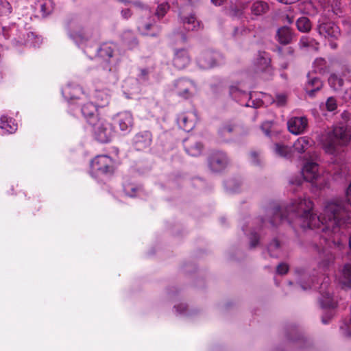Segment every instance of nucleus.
<instances>
[{
    "mask_svg": "<svg viewBox=\"0 0 351 351\" xmlns=\"http://www.w3.org/2000/svg\"><path fill=\"white\" fill-rule=\"evenodd\" d=\"M233 130L234 127L230 123H226L221 126L219 130V136L221 138V141H228Z\"/></svg>",
    "mask_w": 351,
    "mask_h": 351,
    "instance_id": "nucleus-39",
    "label": "nucleus"
},
{
    "mask_svg": "<svg viewBox=\"0 0 351 351\" xmlns=\"http://www.w3.org/2000/svg\"><path fill=\"white\" fill-rule=\"evenodd\" d=\"M169 9V5L168 3H163L160 4L155 12V16H154L149 21H142L138 26L139 30L141 31L143 34H149L147 31L153 28L156 23L155 18L156 17L158 20L162 19L166 14Z\"/></svg>",
    "mask_w": 351,
    "mask_h": 351,
    "instance_id": "nucleus-14",
    "label": "nucleus"
},
{
    "mask_svg": "<svg viewBox=\"0 0 351 351\" xmlns=\"http://www.w3.org/2000/svg\"><path fill=\"white\" fill-rule=\"evenodd\" d=\"M113 160L106 155L96 156L90 163V173L93 176L111 173L113 171Z\"/></svg>",
    "mask_w": 351,
    "mask_h": 351,
    "instance_id": "nucleus-7",
    "label": "nucleus"
},
{
    "mask_svg": "<svg viewBox=\"0 0 351 351\" xmlns=\"http://www.w3.org/2000/svg\"><path fill=\"white\" fill-rule=\"evenodd\" d=\"M228 164L229 159L223 152H214L208 158V166L213 171H220L224 169Z\"/></svg>",
    "mask_w": 351,
    "mask_h": 351,
    "instance_id": "nucleus-13",
    "label": "nucleus"
},
{
    "mask_svg": "<svg viewBox=\"0 0 351 351\" xmlns=\"http://www.w3.org/2000/svg\"><path fill=\"white\" fill-rule=\"evenodd\" d=\"M330 47H331L332 49H336V48H337V43H336L331 42V43H330Z\"/></svg>",
    "mask_w": 351,
    "mask_h": 351,
    "instance_id": "nucleus-61",
    "label": "nucleus"
},
{
    "mask_svg": "<svg viewBox=\"0 0 351 351\" xmlns=\"http://www.w3.org/2000/svg\"><path fill=\"white\" fill-rule=\"evenodd\" d=\"M90 125L93 126L95 138L98 141L106 143L111 140L113 130L110 123L99 119L96 122L90 121Z\"/></svg>",
    "mask_w": 351,
    "mask_h": 351,
    "instance_id": "nucleus-8",
    "label": "nucleus"
},
{
    "mask_svg": "<svg viewBox=\"0 0 351 351\" xmlns=\"http://www.w3.org/2000/svg\"><path fill=\"white\" fill-rule=\"evenodd\" d=\"M313 145V141L307 136L300 137L295 141L293 145L294 151L302 154L308 152Z\"/></svg>",
    "mask_w": 351,
    "mask_h": 351,
    "instance_id": "nucleus-25",
    "label": "nucleus"
},
{
    "mask_svg": "<svg viewBox=\"0 0 351 351\" xmlns=\"http://www.w3.org/2000/svg\"><path fill=\"white\" fill-rule=\"evenodd\" d=\"M108 71H109L110 74L109 81H114L115 80V75H114V74L110 72L111 71L110 69H109Z\"/></svg>",
    "mask_w": 351,
    "mask_h": 351,
    "instance_id": "nucleus-58",
    "label": "nucleus"
},
{
    "mask_svg": "<svg viewBox=\"0 0 351 351\" xmlns=\"http://www.w3.org/2000/svg\"><path fill=\"white\" fill-rule=\"evenodd\" d=\"M313 210V202L306 197L293 199L284 207L271 205L265 209V215L257 219L259 229L274 228L283 221L291 223L292 220L296 219L304 229H320V237L324 243L341 249V237L350 223L348 204L340 198H333L326 202L320 216Z\"/></svg>",
    "mask_w": 351,
    "mask_h": 351,
    "instance_id": "nucleus-1",
    "label": "nucleus"
},
{
    "mask_svg": "<svg viewBox=\"0 0 351 351\" xmlns=\"http://www.w3.org/2000/svg\"><path fill=\"white\" fill-rule=\"evenodd\" d=\"M330 287V278L324 277L319 287L320 298L319 302L324 312L322 316V322L324 324L329 323L335 315V308L337 307V300L331 294Z\"/></svg>",
    "mask_w": 351,
    "mask_h": 351,
    "instance_id": "nucleus-3",
    "label": "nucleus"
},
{
    "mask_svg": "<svg viewBox=\"0 0 351 351\" xmlns=\"http://www.w3.org/2000/svg\"><path fill=\"white\" fill-rule=\"evenodd\" d=\"M335 174H339L340 177H343L346 176V171H344L343 172H341L339 173L337 171Z\"/></svg>",
    "mask_w": 351,
    "mask_h": 351,
    "instance_id": "nucleus-63",
    "label": "nucleus"
},
{
    "mask_svg": "<svg viewBox=\"0 0 351 351\" xmlns=\"http://www.w3.org/2000/svg\"><path fill=\"white\" fill-rule=\"evenodd\" d=\"M286 20L287 23H293V18L290 17L289 16H286Z\"/></svg>",
    "mask_w": 351,
    "mask_h": 351,
    "instance_id": "nucleus-62",
    "label": "nucleus"
},
{
    "mask_svg": "<svg viewBox=\"0 0 351 351\" xmlns=\"http://www.w3.org/2000/svg\"><path fill=\"white\" fill-rule=\"evenodd\" d=\"M293 33L291 29L287 26L280 27L276 32V38L282 45H287L291 43Z\"/></svg>",
    "mask_w": 351,
    "mask_h": 351,
    "instance_id": "nucleus-26",
    "label": "nucleus"
},
{
    "mask_svg": "<svg viewBox=\"0 0 351 351\" xmlns=\"http://www.w3.org/2000/svg\"><path fill=\"white\" fill-rule=\"evenodd\" d=\"M121 15L124 19H128L131 16V12L129 9L123 10Z\"/></svg>",
    "mask_w": 351,
    "mask_h": 351,
    "instance_id": "nucleus-55",
    "label": "nucleus"
},
{
    "mask_svg": "<svg viewBox=\"0 0 351 351\" xmlns=\"http://www.w3.org/2000/svg\"><path fill=\"white\" fill-rule=\"evenodd\" d=\"M97 56L105 60H109L113 56L114 46L112 43H104L96 49Z\"/></svg>",
    "mask_w": 351,
    "mask_h": 351,
    "instance_id": "nucleus-28",
    "label": "nucleus"
},
{
    "mask_svg": "<svg viewBox=\"0 0 351 351\" xmlns=\"http://www.w3.org/2000/svg\"><path fill=\"white\" fill-rule=\"evenodd\" d=\"M349 246H350V248L351 249V236L349 238Z\"/></svg>",
    "mask_w": 351,
    "mask_h": 351,
    "instance_id": "nucleus-64",
    "label": "nucleus"
},
{
    "mask_svg": "<svg viewBox=\"0 0 351 351\" xmlns=\"http://www.w3.org/2000/svg\"><path fill=\"white\" fill-rule=\"evenodd\" d=\"M4 36L11 39L13 43L19 45H26L29 47H38L41 43V38L34 33L27 32L25 29L19 30L14 25L9 28L3 27Z\"/></svg>",
    "mask_w": 351,
    "mask_h": 351,
    "instance_id": "nucleus-4",
    "label": "nucleus"
},
{
    "mask_svg": "<svg viewBox=\"0 0 351 351\" xmlns=\"http://www.w3.org/2000/svg\"><path fill=\"white\" fill-rule=\"evenodd\" d=\"M173 65L178 69H184L190 62V58L185 49H180L176 51L173 60Z\"/></svg>",
    "mask_w": 351,
    "mask_h": 351,
    "instance_id": "nucleus-23",
    "label": "nucleus"
},
{
    "mask_svg": "<svg viewBox=\"0 0 351 351\" xmlns=\"http://www.w3.org/2000/svg\"><path fill=\"white\" fill-rule=\"evenodd\" d=\"M314 71L316 73L323 74L326 70V62L324 58H317L313 62Z\"/></svg>",
    "mask_w": 351,
    "mask_h": 351,
    "instance_id": "nucleus-40",
    "label": "nucleus"
},
{
    "mask_svg": "<svg viewBox=\"0 0 351 351\" xmlns=\"http://www.w3.org/2000/svg\"><path fill=\"white\" fill-rule=\"evenodd\" d=\"M318 165L317 162L312 160H307L302 169V176H297L292 178L289 180L291 185L300 186L303 180L309 182H314V181L319 178V173L318 171Z\"/></svg>",
    "mask_w": 351,
    "mask_h": 351,
    "instance_id": "nucleus-6",
    "label": "nucleus"
},
{
    "mask_svg": "<svg viewBox=\"0 0 351 351\" xmlns=\"http://www.w3.org/2000/svg\"><path fill=\"white\" fill-rule=\"evenodd\" d=\"M82 92V90L80 87L75 86L72 87L70 85L65 86L62 90V95L69 101L74 100L77 97L79 93Z\"/></svg>",
    "mask_w": 351,
    "mask_h": 351,
    "instance_id": "nucleus-33",
    "label": "nucleus"
},
{
    "mask_svg": "<svg viewBox=\"0 0 351 351\" xmlns=\"http://www.w3.org/2000/svg\"><path fill=\"white\" fill-rule=\"evenodd\" d=\"M211 1L214 5L219 6L223 4L224 0H211Z\"/></svg>",
    "mask_w": 351,
    "mask_h": 351,
    "instance_id": "nucleus-56",
    "label": "nucleus"
},
{
    "mask_svg": "<svg viewBox=\"0 0 351 351\" xmlns=\"http://www.w3.org/2000/svg\"><path fill=\"white\" fill-rule=\"evenodd\" d=\"M259 239L260 235L256 230H252L249 234L250 246L251 248L255 247L258 244Z\"/></svg>",
    "mask_w": 351,
    "mask_h": 351,
    "instance_id": "nucleus-45",
    "label": "nucleus"
},
{
    "mask_svg": "<svg viewBox=\"0 0 351 351\" xmlns=\"http://www.w3.org/2000/svg\"><path fill=\"white\" fill-rule=\"evenodd\" d=\"M278 1L284 4H291L295 2L296 0H277Z\"/></svg>",
    "mask_w": 351,
    "mask_h": 351,
    "instance_id": "nucleus-57",
    "label": "nucleus"
},
{
    "mask_svg": "<svg viewBox=\"0 0 351 351\" xmlns=\"http://www.w3.org/2000/svg\"><path fill=\"white\" fill-rule=\"evenodd\" d=\"M0 128L8 133H13L17 130V124L12 118L2 116L1 117Z\"/></svg>",
    "mask_w": 351,
    "mask_h": 351,
    "instance_id": "nucleus-30",
    "label": "nucleus"
},
{
    "mask_svg": "<svg viewBox=\"0 0 351 351\" xmlns=\"http://www.w3.org/2000/svg\"><path fill=\"white\" fill-rule=\"evenodd\" d=\"M296 273L299 275V276H304V271L302 269H297L296 270Z\"/></svg>",
    "mask_w": 351,
    "mask_h": 351,
    "instance_id": "nucleus-59",
    "label": "nucleus"
},
{
    "mask_svg": "<svg viewBox=\"0 0 351 351\" xmlns=\"http://www.w3.org/2000/svg\"><path fill=\"white\" fill-rule=\"evenodd\" d=\"M307 78L308 80L305 86V90L309 97H313L315 93L322 88L323 83L320 79L314 75L313 73H308Z\"/></svg>",
    "mask_w": 351,
    "mask_h": 351,
    "instance_id": "nucleus-20",
    "label": "nucleus"
},
{
    "mask_svg": "<svg viewBox=\"0 0 351 351\" xmlns=\"http://www.w3.org/2000/svg\"><path fill=\"white\" fill-rule=\"evenodd\" d=\"M169 89L178 97L188 99L193 97L197 91L195 82L189 78L181 77L169 85Z\"/></svg>",
    "mask_w": 351,
    "mask_h": 351,
    "instance_id": "nucleus-5",
    "label": "nucleus"
},
{
    "mask_svg": "<svg viewBox=\"0 0 351 351\" xmlns=\"http://www.w3.org/2000/svg\"><path fill=\"white\" fill-rule=\"evenodd\" d=\"M346 199L348 203L351 206V184H350L346 191Z\"/></svg>",
    "mask_w": 351,
    "mask_h": 351,
    "instance_id": "nucleus-54",
    "label": "nucleus"
},
{
    "mask_svg": "<svg viewBox=\"0 0 351 351\" xmlns=\"http://www.w3.org/2000/svg\"><path fill=\"white\" fill-rule=\"evenodd\" d=\"M274 122L271 121H267L262 123L261 130L267 136H271V129L273 128Z\"/></svg>",
    "mask_w": 351,
    "mask_h": 351,
    "instance_id": "nucleus-46",
    "label": "nucleus"
},
{
    "mask_svg": "<svg viewBox=\"0 0 351 351\" xmlns=\"http://www.w3.org/2000/svg\"><path fill=\"white\" fill-rule=\"evenodd\" d=\"M317 31L320 36L326 38L337 39L340 36L339 27L332 21L320 23L317 26Z\"/></svg>",
    "mask_w": 351,
    "mask_h": 351,
    "instance_id": "nucleus-15",
    "label": "nucleus"
},
{
    "mask_svg": "<svg viewBox=\"0 0 351 351\" xmlns=\"http://www.w3.org/2000/svg\"><path fill=\"white\" fill-rule=\"evenodd\" d=\"M274 150L275 153L281 157L289 158L291 157V148L280 143L274 145Z\"/></svg>",
    "mask_w": 351,
    "mask_h": 351,
    "instance_id": "nucleus-36",
    "label": "nucleus"
},
{
    "mask_svg": "<svg viewBox=\"0 0 351 351\" xmlns=\"http://www.w3.org/2000/svg\"><path fill=\"white\" fill-rule=\"evenodd\" d=\"M250 158L252 162L255 165H258L261 162V153L256 151L250 152Z\"/></svg>",
    "mask_w": 351,
    "mask_h": 351,
    "instance_id": "nucleus-49",
    "label": "nucleus"
},
{
    "mask_svg": "<svg viewBox=\"0 0 351 351\" xmlns=\"http://www.w3.org/2000/svg\"><path fill=\"white\" fill-rule=\"evenodd\" d=\"M135 191H136V189L134 187H132V186L124 189V192H125V195L129 197H134L135 195H134Z\"/></svg>",
    "mask_w": 351,
    "mask_h": 351,
    "instance_id": "nucleus-53",
    "label": "nucleus"
},
{
    "mask_svg": "<svg viewBox=\"0 0 351 351\" xmlns=\"http://www.w3.org/2000/svg\"><path fill=\"white\" fill-rule=\"evenodd\" d=\"M301 287L303 290H307L308 289L311 288V285H304L303 284H301Z\"/></svg>",
    "mask_w": 351,
    "mask_h": 351,
    "instance_id": "nucleus-60",
    "label": "nucleus"
},
{
    "mask_svg": "<svg viewBox=\"0 0 351 351\" xmlns=\"http://www.w3.org/2000/svg\"><path fill=\"white\" fill-rule=\"evenodd\" d=\"M54 8L53 2L51 0H44L40 4V11L43 16L51 14Z\"/></svg>",
    "mask_w": 351,
    "mask_h": 351,
    "instance_id": "nucleus-41",
    "label": "nucleus"
},
{
    "mask_svg": "<svg viewBox=\"0 0 351 351\" xmlns=\"http://www.w3.org/2000/svg\"><path fill=\"white\" fill-rule=\"evenodd\" d=\"M301 48H306L310 50L317 51L319 48V43L314 38L308 36H302L299 43Z\"/></svg>",
    "mask_w": 351,
    "mask_h": 351,
    "instance_id": "nucleus-34",
    "label": "nucleus"
},
{
    "mask_svg": "<svg viewBox=\"0 0 351 351\" xmlns=\"http://www.w3.org/2000/svg\"><path fill=\"white\" fill-rule=\"evenodd\" d=\"M328 84L334 90L338 91L341 88L343 80L337 75L332 73L328 78Z\"/></svg>",
    "mask_w": 351,
    "mask_h": 351,
    "instance_id": "nucleus-37",
    "label": "nucleus"
},
{
    "mask_svg": "<svg viewBox=\"0 0 351 351\" xmlns=\"http://www.w3.org/2000/svg\"><path fill=\"white\" fill-rule=\"evenodd\" d=\"M339 281L343 287H351V264L344 265Z\"/></svg>",
    "mask_w": 351,
    "mask_h": 351,
    "instance_id": "nucleus-31",
    "label": "nucleus"
},
{
    "mask_svg": "<svg viewBox=\"0 0 351 351\" xmlns=\"http://www.w3.org/2000/svg\"><path fill=\"white\" fill-rule=\"evenodd\" d=\"M289 266L287 264L282 263L277 266L276 272L280 275H284L287 273Z\"/></svg>",
    "mask_w": 351,
    "mask_h": 351,
    "instance_id": "nucleus-51",
    "label": "nucleus"
},
{
    "mask_svg": "<svg viewBox=\"0 0 351 351\" xmlns=\"http://www.w3.org/2000/svg\"><path fill=\"white\" fill-rule=\"evenodd\" d=\"M351 140V131L344 125H338L323 135L322 143L325 152L337 154L341 147L346 146Z\"/></svg>",
    "mask_w": 351,
    "mask_h": 351,
    "instance_id": "nucleus-2",
    "label": "nucleus"
},
{
    "mask_svg": "<svg viewBox=\"0 0 351 351\" xmlns=\"http://www.w3.org/2000/svg\"><path fill=\"white\" fill-rule=\"evenodd\" d=\"M173 36L176 42L185 43L187 40V37L182 32L175 31L173 32Z\"/></svg>",
    "mask_w": 351,
    "mask_h": 351,
    "instance_id": "nucleus-47",
    "label": "nucleus"
},
{
    "mask_svg": "<svg viewBox=\"0 0 351 351\" xmlns=\"http://www.w3.org/2000/svg\"><path fill=\"white\" fill-rule=\"evenodd\" d=\"M184 149L189 155L196 157L201 155L203 145L199 142H184Z\"/></svg>",
    "mask_w": 351,
    "mask_h": 351,
    "instance_id": "nucleus-29",
    "label": "nucleus"
},
{
    "mask_svg": "<svg viewBox=\"0 0 351 351\" xmlns=\"http://www.w3.org/2000/svg\"><path fill=\"white\" fill-rule=\"evenodd\" d=\"M320 108L324 110L326 109L329 112L335 110L337 108V100L333 97H330L327 99L325 104L321 105Z\"/></svg>",
    "mask_w": 351,
    "mask_h": 351,
    "instance_id": "nucleus-42",
    "label": "nucleus"
},
{
    "mask_svg": "<svg viewBox=\"0 0 351 351\" xmlns=\"http://www.w3.org/2000/svg\"><path fill=\"white\" fill-rule=\"evenodd\" d=\"M270 58L265 51L258 52L254 62L256 71H265L270 65Z\"/></svg>",
    "mask_w": 351,
    "mask_h": 351,
    "instance_id": "nucleus-24",
    "label": "nucleus"
},
{
    "mask_svg": "<svg viewBox=\"0 0 351 351\" xmlns=\"http://www.w3.org/2000/svg\"><path fill=\"white\" fill-rule=\"evenodd\" d=\"M297 28L300 32H308L311 29L310 20L305 16L299 18L296 21Z\"/></svg>",
    "mask_w": 351,
    "mask_h": 351,
    "instance_id": "nucleus-38",
    "label": "nucleus"
},
{
    "mask_svg": "<svg viewBox=\"0 0 351 351\" xmlns=\"http://www.w3.org/2000/svg\"><path fill=\"white\" fill-rule=\"evenodd\" d=\"M12 12V7L6 0H0V15H8Z\"/></svg>",
    "mask_w": 351,
    "mask_h": 351,
    "instance_id": "nucleus-44",
    "label": "nucleus"
},
{
    "mask_svg": "<svg viewBox=\"0 0 351 351\" xmlns=\"http://www.w3.org/2000/svg\"><path fill=\"white\" fill-rule=\"evenodd\" d=\"M180 19L184 27L188 31H197L202 27L201 22L195 17V14H180Z\"/></svg>",
    "mask_w": 351,
    "mask_h": 351,
    "instance_id": "nucleus-19",
    "label": "nucleus"
},
{
    "mask_svg": "<svg viewBox=\"0 0 351 351\" xmlns=\"http://www.w3.org/2000/svg\"><path fill=\"white\" fill-rule=\"evenodd\" d=\"M97 107L93 101L87 103L82 107V113L89 123L90 121L96 122L99 119L97 117Z\"/></svg>",
    "mask_w": 351,
    "mask_h": 351,
    "instance_id": "nucleus-22",
    "label": "nucleus"
},
{
    "mask_svg": "<svg viewBox=\"0 0 351 351\" xmlns=\"http://www.w3.org/2000/svg\"><path fill=\"white\" fill-rule=\"evenodd\" d=\"M194 117L193 112L180 114L177 118L179 127L186 132H190L195 126Z\"/></svg>",
    "mask_w": 351,
    "mask_h": 351,
    "instance_id": "nucleus-21",
    "label": "nucleus"
},
{
    "mask_svg": "<svg viewBox=\"0 0 351 351\" xmlns=\"http://www.w3.org/2000/svg\"><path fill=\"white\" fill-rule=\"evenodd\" d=\"M94 101L98 107H104L109 102L110 96L106 91L97 92L93 96Z\"/></svg>",
    "mask_w": 351,
    "mask_h": 351,
    "instance_id": "nucleus-35",
    "label": "nucleus"
},
{
    "mask_svg": "<svg viewBox=\"0 0 351 351\" xmlns=\"http://www.w3.org/2000/svg\"><path fill=\"white\" fill-rule=\"evenodd\" d=\"M284 244L278 239H274L267 246V251L270 256L279 257L283 251Z\"/></svg>",
    "mask_w": 351,
    "mask_h": 351,
    "instance_id": "nucleus-27",
    "label": "nucleus"
},
{
    "mask_svg": "<svg viewBox=\"0 0 351 351\" xmlns=\"http://www.w3.org/2000/svg\"><path fill=\"white\" fill-rule=\"evenodd\" d=\"M69 37L78 45L82 46L89 43L90 45L98 39L97 32L90 28H83L76 32H70Z\"/></svg>",
    "mask_w": 351,
    "mask_h": 351,
    "instance_id": "nucleus-11",
    "label": "nucleus"
},
{
    "mask_svg": "<svg viewBox=\"0 0 351 351\" xmlns=\"http://www.w3.org/2000/svg\"><path fill=\"white\" fill-rule=\"evenodd\" d=\"M269 10L268 4L263 1H258L252 3L251 12L254 15L261 16L265 14Z\"/></svg>",
    "mask_w": 351,
    "mask_h": 351,
    "instance_id": "nucleus-32",
    "label": "nucleus"
},
{
    "mask_svg": "<svg viewBox=\"0 0 351 351\" xmlns=\"http://www.w3.org/2000/svg\"><path fill=\"white\" fill-rule=\"evenodd\" d=\"M176 308V312L178 313L180 315H190L191 314L187 313L186 309L187 306L185 304L181 303L178 305H176L174 306Z\"/></svg>",
    "mask_w": 351,
    "mask_h": 351,
    "instance_id": "nucleus-50",
    "label": "nucleus"
},
{
    "mask_svg": "<svg viewBox=\"0 0 351 351\" xmlns=\"http://www.w3.org/2000/svg\"><path fill=\"white\" fill-rule=\"evenodd\" d=\"M224 57L217 51H206L202 53L197 58L198 66L202 69H209L223 63Z\"/></svg>",
    "mask_w": 351,
    "mask_h": 351,
    "instance_id": "nucleus-9",
    "label": "nucleus"
},
{
    "mask_svg": "<svg viewBox=\"0 0 351 351\" xmlns=\"http://www.w3.org/2000/svg\"><path fill=\"white\" fill-rule=\"evenodd\" d=\"M152 141V134L149 131H141L133 137L132 145L136 150H143L151 145Z\"/></svg>",
    "mask_w": 351,
    "mask_h": 351,
    "instance_id": "nucleus-16",
    "label": "nucleus"
},
{
    "mask_svg": "<svg viewBox=\"0 0 351 351\" xmlns=\"http://www.w3.org/2000/svg\"><path fill=\"white\" fill-rule=\"evenodd\" d=\"M308 125V120L305 117H295L291 118L287 122L289 131L293 134L303 133Z\"/></svg>",
    "mask_w": 351,
    "mask_h": 351,
    "instance_id": "nucleus-17",
    "label": "nucleus"
},
{
    "mask_svg": "<svg viewBox=\"0 0 351 351\" xmlns=\"http://www.w3.org/2000/svg\"><path fill=\"white\" fill-rule=\"evenodd\" d=\"M149 71L147 69H142L140 70L138 79L142 82H145L148 80Z\"/></svg>",
    "mask_w": 351,
    "mask_h": 351,
    "instance_id": "nucleus-52",
    "label": "nucleus"
},
{
    "mask_svg": "<svg viewBox=\"0 0 351 351\" xmlns=\"http://www.w3.org/2000/svg\"><path fill=\"white\" fill-rule=\"evenodd\" d=\"M315 247L319 254V258L320 259L318 263L319 267L323 269H326L334 263L335 256L330 251L324 247L317 245H315Z\"/></svg>",
    "mask_w": 351,
    "mask_h": 351,
    "instance_id": "nucleus-18",
    "label": "nucleus"
},
{
    "mask_svg": "<svg viewBox=\"0 0 351 351\" xmlns=\"http://www.w3.org/2000/svg\"><path fill=\"white\" fill-rule=\"evenodd\" d=\"M114 128H119L123 134H128L134 126V117L129 111L120 112L112 117Z\"/></svg>",
    "mask_w": 351,
    "mask_h": 351,
    "instance_id": "nucleus-10",
    "label": "nucleus"
},
{
    "mask_svg": "<svg viewBox=\"0 0 351 351\" xmlns=\"http://www.w3.org/2000/svg\"><path fill=\"white\" fill-rule=\"evenodd\" d=\"M229 93L230 95L241 105L253 108L260 106V101L256 103L255 101L251 100L250 95L240 88L239 84H232L229 88Z\"/></svg>",
    "mask_w": 351,
    "mask_h": 351,
    "instance_id": "nucleus-12",
    "label": "nucleus"
},
{
    "mask_svg": "<svg viewBox=\"0 0 351 351\" xmlns=\"http://www.w3.org/2000/svg\"><path fill=\"white\" fill-rule=\"evenodd\" d=\"M226 187L229 191L237 193L239 191V186L241 185L240 182H237L234 180H230L226 182Z\"/></svg>",
    "mask_w": 351,
    "mask_h": 351,
    "instance_id": "nucleus-43",
    "label": "nucleus"
},
{
    "mask_svg": "<svg viewBox=\"0 0 351 351\" xmlns=\"http://www.w3.org/2000/svg\"><path fill=\"white\" fill-rule=\"evenodd\" d=\"M274 102H275L278 106H282L285 105L287 102V96L285 94H278Z\"/></svg>",
    "mask_w": 351,
    "mask_h": 351,
    "instance_id": "nucleus-48",
    "label": "nucleus"
}]
</instances>
